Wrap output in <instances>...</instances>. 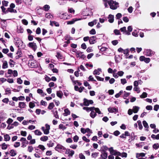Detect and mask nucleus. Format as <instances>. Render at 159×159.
I'll return each instance as SVG.
<instances>
[{"label": "nucleus", "mask_w": 159, "mask_h": 159, "mask_svg": "<svg viewBox=\"0 0 159 159\" xmlns=\"http://www.w3.org/2000/svg\"><path fill=\"white\" fill-rule=\"evenodd\" d=\"M109 5L111 9H116L119 7V3L113 0H110L109 2Z\"/></svg>", "instance_id": "f03ea898"}, {"label": "nucleus", "mask_w": 159, "mask_h": 159, "mask_svg": "<svg viewBox=\"0 0 159 159\" xmlns=\"http://www.w3.org/2000/svg\"><path fill=\"white\" fill-rule=\"evenodd\" d=\"M10 155L12 157L15 156L16 155V153L15 150L13 149H11L10 151Z\"/></svg>", "instance_id": "c756f323"}, {"label": "nucleus", "mask_w": 159, "mask_h": 159, "mask_svg": "<svg viewBox=\"0 0 159 159\" xmlns=\"http://www.w3.org/2000/svg\"><path fill=\"white\" fill-rule=\"evenodd\" d=\"M74 153L75 152L73 150H69V156L72 157L74 154Z\"/></svg>", "instance_id": "13d9d810"}, {"label": "nucleus", "mask_w": 159, "mask_h": 159, "mask_svg": "<svg viewBox=\"0 0 159 159\" xmlns=\"http://www.w3.org/2000/svg\"><path fill=\"white\" fill-rule=\"evenodd\" d=\"M139 60L141 61H144L146 63H149L150 61L149 58H146L143 56H141L140 57Z\"/></svg>", "instance_id": "0eeeda50"}, {"label": "nucleus", "mask_w": 159, "mask_h": 159, "mask_svg": "<svg viewBox=\"0 0 159 159\" xmlns=\"http://www.w3.org/2000/svg\"><path fill=\"white\" fill-rule=\"evenodd\" d=\"M28 64L29 66L32 68L35 67L36 65L35 61L32 60L29 61Z\"/></svg>", "instance_id": "f8f14e48"}, {"label": "nucleus", "mask_w": 159, "mask_h": 159, "mask_svg": "<svg viewBox=\"0 0 159 159\" xmlns=\"http://www.w3.org/2000/svg\"><path fill=\"white\" fill-rule=\"evenodd\" d=\"M40 139L41 141L45 142L48 139V137L47 136H44L40 138Z\"/></svg>", "instance_id": "e433bc0d"}, {"label": "nucleus", "mask_w": 159, "mask_h": 159, "mask_svg": "<svg viewBox=\"0 0 159 159\" xmlns=\"http://www.w3.org/2000/svg\"><path fill=\"white\" fill-rule=\"evenodd\" d=\"M7 74H12L13 76L14 77H16L18 75V73L16 70H12L11 69H8V70Z\"/></svg>", "instance_id": "1a4fd4ad"}, {"label": "nucleus", "mask_w": 159, "mask_h": 159, "mask_svg": "<svg viewBox=\"0 0 159 159\" xmlns=\"http://www.w3.org/2000/svg\"><path fill=\"white\" fill-rule=\"evenodd\" d=\"M82 139L84 141L87 143H88L90 141V140L89 139H87L85 136H84L82 137Z\"/></svg>", "instance_id": "e2e57ef3"}, {"label": "nucleus", "mask_w": 159, "mask_h": 159, "mask_svg": "<svg viewBox=\"0 0 159 159\" xmlns=\"http://www.w3.org/2000/svg\"><path fill=\"white\" fill-rule=\"evenodd\" d=\"M4 140L6 141H7L10 139V137L8 134H5L4 136Z\"/></svg>", "instance_id": "cd10ccee"}, {"label": "nucleus", "mask_w": 159, "mask_h": 159, "mask_svg": "<svg viewBox=\"0 0 159 159\" xmlns=\"http://www.w3.org/2000/svg\"><path fill=\"white\" fill-rule=\"evenodd\" d=\"M93 103V101L91 100H88L85 98L84 99V104L85 106H88L90 104H92Z\"/></svg>", "instance_id": "6e6552de"}, {"label": "nucleus", "mask_w": 159, "mask_h": 159, "mask_svg": "<svg viewBox=\"0 0 159 159\" xmlns=\"http://www.w3.org/2000/svg\"><path fill=\"white\" fill-rule=\"evenodd\" d=\"M45 128L43 126L42 127L41 129L43 131L45 134H48L49 133V130L50 129V126L48 124H46L45 125Z\"/></svg>", "instance_id": "7ed1b4c3"}, {"label": "nucleus", "mask_w": 159, "mask_h": 159, "mask_svg": "<svg viewBox=\"0 0 159 159\" xmlns=\"http://www.w3.org/2000/svg\"><path fill=\"white\" fill-rule=\"evenodd\" d=\"M9 63L10 64V65L12 67V66H14V64L13 63H15V62H14V61L13 60L11 59L10 60Z\"/></svg>", "instance_id": "6e6d98bb"}, {"label": "nucleus", "mask_w": 159, "mask_h": 159, "mask_svg": "<svg viewBox=\"0 0 159 159\" xmlns=\"http://www.w3.org/2000/svg\"><path fill=\"white\" fill-rule=\"evenodd\" d=\"M147 93L146 92H143L142 95L140 96V97L141 98H144L147 97Z\"/></svg>", "instance_id": "09e8293b"}, {"label": "nucleus", "mask_w": 159, "mask_h": 159, "mask_svg": "<svg viewBox=\"0 0 159 159\" xmlns=\"http://www.w3.org/2000/svg\"><path fill=\"white\" fill-rule=\"evenodd\" d=\"M96 37L95 36L91 37L89 39V42L90 44H93L96 42Z\"/></svg>", "instance_id": "ddd939ff"}, {"label": "nucleus", "mask_w": 159, "mask_h": 159, "mask_svg": "<svg viewBox=\"0 0 159 159\" xmlns=\"http://www.w3.org/2000/svg\"><path fill=\"white\" fill-rule=\"evenodd\" d=\"M8 2L7 1L3 0L2 1V4L3 5V6H8Z\"/></svg>", "instance_id": "4d7b16f0"}, {"label": "nucleus", "mask_w": 159, "mask_h": 159, "mask_svg": "<svg viewBox=\"0 0 159 159\" xmlns=\"http://www.w3.org/2000/svg\"><path fill=\"white\" fill-rule=\"evenodd\" d=\"M76 55L77 57L80 58H84V55L83 54V53L80 52H77L76 53Z\"/></svg>", "instance_id": "2eb2a0df"}, {"label": "nucleus", "mask_w": 159, "mask_h": 159, "mask_svg": "<svg viewBox=\"0 0 159 159\" xmlns=\"http://www.w3.org/2000/svg\"><path fill=\"white\" fill-rule=\"evenodd\" d=\"M45 79L46 81L47 82H49L51 80V79L46 75H45Z\"/></svg>", "instance_id": "052dcab7"}, {"label": "nucleus", "mask_w": 159, "mask_h": 159, "mask_svg": "<svg viewBox=\"0 0 159 159\" xmlns=\"http://www.w3.org/2000/svg\"><path fill=\"white\" fill-rule=\"evenodd\" d=\"M108 110L110 113H116L118 112V109L117 107H110L108 108Z\"/></svg>", "instance_id": "423d86ee"}, {"label": "nucleus", "mask_w": 159, "mask_h": 159, "mask_svg": "<svg viewBox=\"0 0 159 159\" xmlns=\"http://www.w3.org/2000/svg\"><path fill=\"white\" fill-rule=\"evenodd\" d=\"M101 157L102 158H103V159H106L107 157V153L106 152H104L101 155Z\"/></svg>", "instance_id": "f704fd0d"}, {"label": "nucleus", "mask_w": 159, "mask_h": 159, "mask_svg": "<svg viewBox=\"0 0 159 159\" xmlns=\"http://www.w3.org/2000/svg\"><path fill=\"white\" fill-rule=\"evenodd\" d=\"M21 21L22 23L25 25H27L28 24V21L25 19H23Z\"/></svg>", "instance_id": "680f3d73"}, {"label": "nucleus", "mask_w": 159, "mask_h": 159, "mask_svg": "<svg viewBox=\"0 0 159 159\" xmlns=\"http://www.w3.org/2000/svg\"><path fill=\"white\" fill-rule=\"evenodd\" d=\"M114 16L113 15L111 14L109 15L108 17V21L111 23H113L114 20Z\"/></svg>", "instance_id": "6ab92c4d"}, {"label": "nucleus", "mask_w": 159, "mask_h": 159, "mask_svg": "<svg viewBox=\"0 0 159 159\" xmlns=\"http://www.w3.org/2000/svg\"><path fill=\"white\" fill-rule=\"evenodd\" d=\"M59 128L63 130L65 129L66 128V127L64 125L61 124L59 125Z\"/></svg>", "instance_id": "5fc2aeb1"}, {"label": "nucleus", "mask_w": 159, "mask_h": 159, "mask_svg": "<svg viewBox=\"0 0 159 159\" xmlns=\"http://www.w3.org/2000/svg\"><path fill=\"white\" fill-rule=\"evenodd\" d=\"M8 11L11 12H14L15 13H16L17 12L16 11V10H15L13 9V8H8V11H7L6 12H7Z\"/></svg>", "instance_id": "3c124183"}, {"label": "nucleus", "mask_w": 159, "mask_h": 159, "mask_svg": "<svg viewBox=\"0 0 159 159\" xmlns=\"http://www.w3.org/2000/svg\"><path fill=\"white\" fill-rule=\"evenodd\" d=\"M145 154L143 153H137L136 154V157L138 158L140 157H143L145 156Z\"/></svg>", "instance_id": "58836bf2"}, {"label": "nucleus", "mask_w": 159, "mask_h": 159, "mask_svg": "<svg viewBox=\"0 0 159 159\" xmlns=\"http://www.w3.org/2000/svg\"><path fill=\"white\" fill-rule=\"evenodd\" d=\"M94 108V107H84L83 108V109L84 110H85L88 112H89L90 111L91 112L93 109Z\"/></svg>", "instance_id": "5701e85b"}, {"label": "nucleus", "mask_w": 159, "mask_h": 159, "mask_svg": "<svg viewBox=\"0 0 159 159\" xmlns=\"http://www.w3.org/2000/svg\"><path fill=\"white\" fill-rule=\"evenodd\" d=\"M109 0H103V3L106 7H108L107 3L109 4Z\"/></svg>", "instance_id": "49530a36"}, {"label": "nucleus", "mask_w": 159, "mask_h": 159, "mask_svg": "<svg viewBox=\"0 0 159 159\" xmlns=\"http://www.w3.org/2000/svg\"><path fill=\"white\" fill-rule=\"evenodd\" d=\"M153 147L155 149H157L159 147V144L158 143L154 144L153 146Z\"/></svg>", "instance_id": "338daca9"}, {"label": "nucleus", "mask_w": 159, "mask_h": 159, "mask_svg": "<svg viewBox=\"0 0 159 159\" xmlns=\"http://www.w3.org/2000/svg\"><path fill=\"white\" fill-rule=\"evenodd\" d=\"M141 82V80H139L138 81H135L134 83V87H137L139 84V82Z\"/></svg>", "instance_id": "8fccbe9b"}, {"label": "nucleus", "mask_w": 159, "mask_h": 159, "mask_svg": "<svg viewBox=\"0 0 159 159\" xmlns=\"http://www.w3.org/2000/svg\"><path fill=\"white\" fill-rule=\"evenodd\" d=\"M20 141L22 142V147L24 148L26 146L28 143L27 141L25 138L22 137L20 139Z\"/></svg>", "instance_id": "9d476101"}, {"label": "nucleus", "mask_w": 159, "mask_h": 159, "mask_svg": "<svg viewBox=\"0 0 159 159\" xmlns=\"http://www.w3.org/2000/svg\"><path fill=\"white\" fill-rule=\"evenodd\" d=\"M151 138L153 139H159V134H158L156 135L152 134L151 135Z\"/></svg>", "instance_id": "4c0bfd02"}, {"label": "nucleus", "mask_w": 159, "mask_h": 159, "mask_svg": "<svg viewBox=\"0 0 159 159\" xmlns=\"http://www.w3.org/2000/svg\"><path fill=\"white\" fill-rule=\"evenodd\" d=\"M16 54H17V55L16 56V57H15V58L16 59H18L21 56V52H20V51H18L17 52Z\"/></svg>", "instance_id": "a19ab883"}, {"label": "nucleus", "mask_w": 159, "mask_h": 159, "mask_svg": "<svg viewBox=\"0 0 159 159\" xmlns=\"http://www.w3.org/2000/svg\"><path fill=\"white\" fill-rule=\"evenodd\" d=\"M8 67V66L7 61H3L2 68L3 69H5L7 68Z\"/></svg>", "instance_id": "2f4dec72"}, {"label": "nucleus", "mask_w": 159, "mask_h": 159, "mask_svg": "<svg viewBox=\"0 0 159 159\" xmlns=\"http://www.w3.org/2000/svg\"><path fill=\"white\" fill-rule=\"evenodd\" d=\"M53 113L54 114V116L56 118H59V116L58 115V112L56 110L55 111H53Z\"/></svg>", "instance_id": "c03bdc74"}, {"label": "nucleus", "mask_w": 159, "mask_h": 159, "mask_svg": "<svg viewBox=\"0 0 159 159\" xmlns=\"http://www.w3.org/2000/svg\"><path fill=\"white\" fill-rule=\"evenodd\" d=\"M57 95L60 98H61L63 95V93L61 91H57Z\"/></svg>", "instance_id": "c9c22d12"}, {"label": "nucleus", "mask_w": 159, "mask_h": 159, "mask_svg": "<svg viewBox=\"0 0 159 159\" xmlns=\"http://www.w3.org/2000/svg\"><path fill=\"white\" fill-rule=\"evenodd\" d=\"M124 95L123 98L124 99H126V98L129 96L130 94V93H127L125 91L124 92Z\"/></svg>", "instance_id": "bf43d9fd"}, {"label": "nucleus", "mask_w": 159, "mask_h": 159, "mask_svg": "<svg viewBox=\"0 0 159 159\" xmlns=\"http://www.w3.org/2000/svg\"><path fill=\"white\" fill-rule=\"evenodd\" d=\"M112 155H114L115 156L117 155L119 156L120 155V152H118L116 150H114L111 153V154Z\"/></svg>", "instance_id": "473e14b6"}, {"label": "nucleus", "mask_w": 159, "mask_h": 159, "mask_svg": "<svg viewBox=\"0 0 159 159\" xmlns=\"http://www.w3.org/2000/svg\"><path fill=\"white\" fill-rule=\"evenodd\" d=\"M133 28L131 26H129L127 28V32L126 35H128L130 34V32L132 31Z\"/></svg>", "instance_id": "412c9836"}, {"label": "nucleus", "mask_w": 159, "mask_h": 159, "mask_svg": "<svg viewBox=\"0 0 159 159\" xmlns=\"http://www.w3.org/2000/svg\"><path fill=\"white\" fill-rule=\"evenodd\" d=\"M98 48L101 51L103 52L106 51L107 48L105 47H101V46H98Z\"/></svg>", "instance_id": "de8ad7c7"}, {"label": "nucleus", "mask_w": 159, "mask_h": 159, "mask_svg": "<svg viewBox=\"0 0 159 159\" xmlns=\"http://www.w3.org/2000/svg\"><path fill=\"white\" fill-rule=\"evenodd\" d=\"M24 2L27 5H30L32 4V0H23Z\"/></svg>", "instance_id": "a878e982"}, {"label": "nucleus", "mask_w": 159, "mask_h": 159, "mask_svg": "<svg viewBox=\"0 0 159 159\" xmlns=\"http://www.w3.org/2000/svg\"><path fill=\"white\" fill-rule=\"evenodd\" d=\"M50 7L48 5H45L43 7V9L45 11H47L49 10Z\"/></svg>", "instance_id": "ea45409f"}, {"label": "nucleus", "mask_w": 159, "mask_h": 159, "mask_svg": "<svg viewBox=\"0 0 159 159\" xmlns=\"http://www.w3.org/2000/svg\"><path fill=\"white\" fill-rule=\"evenodd\" d=\"M8 146L9 145L6 144L5 143H3L1 145V148L2 150L6 149Z\"/></svg>", "instance_id": "c85d7f7f"}, {"label": "nucleus", "mask_w": 159, "mask_h": 159, "mask_svg": "<svg viewBox=\"0 0 159 159\" xmlns=\"http://www.w3.org/2000/svg\"><path fill=\"white\" fill-rule=\"evenodd\" d=\"M154 53V52L150 49H146L144 51V54L147 56H152Z\"/></svg>", "instance_id": "39448f33"}, {"label": "nucleus", "mask_w": 159, "mask_h": 159, "mask_svg": "<svg viewBox=\"0 0 159 159\" xmlns=\"http://www.w3.org/2000/svg\"><path fill=\"white\" fill-rule=\"evenodd\" d=\"M79 139V137L76 135L73 137V140L74 142H77Z\"/></svg>", "instance_id": "69168bd1"}, {"label": "nucleus", "mask_w": 159, "mask_h": 159, "mask_svg": "<svg viewBox=\"0 0 159 159\" xmlns=\"http://www.w3.org/2000/svg\"><path fill=\"white\" fill-rule=\"evenodd\" d=\"M59 16L61 19L64 20L69 19L71 17L70 15H68L66 13L60 14L59 15Z\"/></svg>", "instance_id": "20e7f679"}, {"label": "nucleus", "mask_w": 159, "mask_h": 159, "mask_svg": "<svg viewBox=\"0 0 159 159\" xmlns=\"http://www.w3.org/2000/svg\"><path fill=\"white\" fill-rule=\"evenodd\" d=\"M64 111V113L63 114V115L64 116H67L68 115H69L70 114V111L67 108L65 109Z\"/></svg>", "instance_id": "b1692460"}, {"label": "nucleus", "mask_w": 159, "mask_h": 159, "mask_svg": "<svg viewBox=\"0 0 159 159\" xmlns=\"http://www.w3.org/2000/svg\"><path fill=\"white\" fill-rule=\"evenodd\" d=\"M68 11L70 13L74 14L75 12V10L72 8H68Z\"/></svg>", "instance_id": "603ef678"}, {"label": "nucleus", "mask_w": 159, "mask_h": 159, "mask_svg": "<svg viewBox=\"0 0 159 159\" xmlns=\"http://www.w3.org/2000/svg\"><path fill=\"white\" fill-rule=\"evenodd\" d=\"M26 105L25 102H20L18 104V107L21 109L25 108Z\"/></svg>", "instance_id": "f3484780"}, {"label": "nucleus", "mask_w": 159, "mask_h": 159, "mask_svg": "<svg viewBox=\"0 0 159 159\" xmlns=\"http://www.w3.org/2000/svg\"><path fill=\"white\" fill-rule=\"evenodd\" d=\"M79 157L80 159H85V156L82 153L79 154Z\"/></svg>", "instance_id": "774afa93"}, {"label": "nucleus", "mask_w": 159, "mask_h": 159, "mask_svg": "<svg viewBox=\"0 0 159 159\" xmlns=\"http://www.w3.org/2000/svg\"><path fill=\"white\" fill-rule=\"evenodd\" d=\"M143 124L144 127L146 129L145 130L148 131V128H149V126L148 123L145 120H143Z\"/></svg>", "instance_id": "aec40b11"}, {"label": "nucleus", "mask_w": 159, "mask_h": 159, "mask_svg": "<svg viewBox=\"0 0 159 159\" xmlns=\"http://www.w3.org/2000/svg\"><path fill=\"white\" fill-rule=\"evenodd\" d=\"M34 148L32 146H30L28 147V151L29 152H31L33 150Z\"/></svg>", "instance_id": "0e129e2a"}, {"label": "nucleus", "mask_w": 159, "mask_h": 159, "mask_svg": "<svg viewBox=\"0 0 159 159\" xmlns=\"http://www.w3.org/2000/svg\"><path fill=\"white\" fill-rule=\"evenodd\" d=\"M45 17L48 19H52L53 18V16L50 13H47L45 15Z\"/></svg>", "instance_id": "79ce46f5"}, {"label": "nucleus", "mask_w": 159, "mask_h": 159, "mask_svg": "<svg viewBox=\"0 0 159 159\" xmlns=\"http://www.w3.org/2000/svg\"><path fill=\"white\" fill-rule=\"evenodd\" d=\"M137 123L139 126V128L140 129H143V126L142 125L141 122L140 120H138L137 121Z\"/></svg>", "instance_id": "37998d69"}, {"label": "nucleus", "mask_w": 159, "mask_h": 159, "mask_svg": "<svg viewBox=\"0 0 159 159\" xmlns=\"http://www.w3.org/2000/svg\"><path fill=\"white\" fill-rule=\"evenodd\" d=\"M24 31V30L23 28L21 26L17 27V32L18 33H23Z\"/></svg>", "instance_id": "7c9ffc66"}, {"label": "nucleus", "mask_w": 159, "mask_h": 159, "mask_svg": "<svg viewBox=\"0 0 159 159\" xmlns=\"http://www.w3.org/2000/svg\"><path fill=\"white\" fill-rule=\"evenodd\" d=\"M97 113L98 114H101V112L98 108L94 107L92 110L90 114V116L92 118H94L97 115Z\"/></svg>", "instance_id": "f257e3e1"}, {"label": "nucleus", "mask_w": 159, "mask_h": 159, "mask_svg": "<svg viewBox=\"0 0 159 159\" xmlns=\"http://www.w3.org/2000/svg\"><path fill=\"white\" fill-rule=\"evenodd\" d=\"M139 107L137 106H134L133 107L132 110L134 113H136L139 111Z\"/></svg>", "instance_id": "4be33fe9"}, {"label": "nucleus", "mask_w": 159, "mask_h": 159, "mask_svg": "<svg viewBox=\"0 0 159 159\" xmlns=\"http://www.w3.org/2000/svg\"><path fill=\"white\" fill-rule=\"evenodd\" d=\"M102 72V69L101 68H99L97 69H95L94 70V71L93 72V75H99L100 72Z\"/></svg>", "instance_id": "a211bd4d"}, {"label": "nucleus", "mask_w": 159, "mask_h": 159, "mask_svg": "<svg viewBox=\"0 0 159 159\" xmlns=\"http://www.w3.org/2000/svg\"><path fill=\"white\" fill-rule=\"evenodd\" d=\"M55 149L56 151H58L60 150H64L65 148L61 145L59 144L55 148Z\"/></svg>", "instance_id": "dca6fc26"}, {"label": "nucleus", "mask_w": 159, "mask_h": 159, "mask_svg": "<svg viewBox=\"0 0 159 159\" xmlns=\"http://www.w3.org/2000/svg\"><path fill=\"white\" fill-rule=\"evenodd\" d=\"M54 106V105L53 102L50 103L49 105L48 108L50 110L52 109Z\"/></svg>", "instance_id": "a18cd8bd"}, {"label": "nucleus", "mask_w": 159, "mask_h": 159, "mask_svg": "<svg viewBox=\"0 0 159 159\" xmlns=\"http://www.w3.org/2000/svg\"><path fill=\"white\" fill-rule=\"evenodd\" d=\"M28 46L32 48L34 51L36 50L37 48L36 44L34 42L30 43L28 44Z\"/></svg>", "instance_id": "9b49d317"}, {"label": "nucleus", "mask_w": 159, "mask_h": 159, "mask_svg": "<svg viewBox=\"0 0 159 159\" xmlns=\"http://www.w3.org/2000/svg\"><path fill=\"white\" fill-rule=\"evenodd\" d=\"M82 20L81 18H80L79 19H77V18H74L72 19L70 21H67V24L68 25H71L72 24H73L75 21L80 20Z\"/></svg>", "instance_id": "4468645a"}, {"label": "nucleus", "mask_w": 159, "mask_h": 159, "mask_svg": "<svg viewBox=\"0 0 159 159\" xmlns=\"http://www.w3.org/2000/svg\"><path fill=\"white\" fill-rule=\"evenodd\" d=\"M120 30L122 32L123 34H125L126 35V33L127 32V30H126V27L125 26L121 28L120 29Z\"/></svg>", "instance_id": "393cba45"}, {"label": "nucleus", "mask_w": 159, "mask_h": 159, "mask_svg": "<svg viewBox=\"0 0 159 159\" xmlns=\"http://www.w3.org/2000/svg\"><path fill=\"white\" fill-rule=\"evenodd\" d=\"M54 143L51 141H49L47 143V145L49 147H51L53 146Z\"/></svg>", "instance_id": "864d4df0"}, {"label": "nucleus", "mask_w": 159, "mask_h": 159, "mask_svg": "<svg viewBox=\"0 0 159 159\" xmlns=\"http://www.w3.org/2000/svg\"><path fill=\"white\" fill-rule=\"evenodd\" d=\"M35 134L36 135L40 136L42 134V133L39 129H36L34 131Z\"/></svg>", "instance_id": "bb28decb"}, {"label": "nucleus", "mask_w": 159, "mask_h": 159, "mask_svg": "<svg viewBox=\"0 0 159 159\" xmlns=\"http://www.w3.org/2000/svg\"><path fill=\"white\" fill-rule=\"evenodd\" d=\"M35 106L34 102V101L30 102L29 103V107L30 108H33Z\"/></svg>", "instance_id": "72a5a7b5"}]
</instances>
